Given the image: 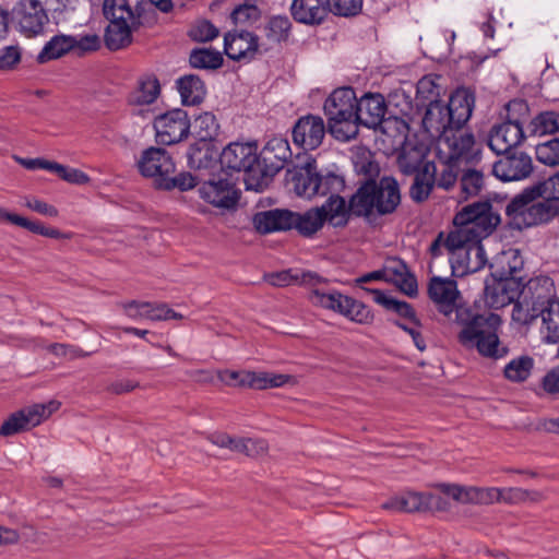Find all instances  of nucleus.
Masks as SVG:
<instances>
[{
    "label": "nucleus",
    "instance_id": "obj_1",
    "mask_svg": "<svg viewBox=\"0 0 559 559\" xmlns=\"http://www.w3.org/2000/svg\"><path fill=\"white\" fill-rule=\"evenodd\" d=\"M524 261L519 250L502 252L489 264L490 274L485 280L484 297L491 309H501L518 302Z\"/></svg>",
    "mask_w": 559,
    "mask_h": 559
},
{
    "label": "nucleus",
    "instance_id": "obj_2",
    "mask_svg": "<svg viewBox=\"0 0 559 559\" xmlns=\"http://www.w3.org/2000/svg\"><path fill=\"white\" fill-rule=\"evenodd\" d=\"M501 223V216L489 201H476L462 207L453 217L456 229L451 230L444 242L449 252L466 242L478 243L490 236Z\"/></svg>",
    "mask_w": 559,
    "mask_h": 559
},
{
    "label": "nucleus",
    "instance_id": "obj_3",
    "mask_svg": "<svg viewBox=\"0 0 559 559\" xmlns=\"http://www.w3.org/2000/svg\"><path fill=\"white\" fill-rule=\"evenodd\" d=\"M473 99L465 91L453 94L448 104L435 103L427 106L423 128L430 140H474L473 134L464 133L459 139L449 133L459 131L471 118Z\"/></svg>",
    "mask_w": 559,
    "mask_h": 559
},
{
    "label": "nucleus",
    "instance_id": "obj_4",
    "mask_svg": "<svg viewBox=\"0 0 559 559\" xmlns=\"http://www.w3.org/2000/svg\"><path fill=\"white\" fill-rule=\"evenodd\" d=\"M502 323L499 314L469 313L461 322L462 330L457 334L459 343L466 349H476L485 358L493 360L504 357L509 353L507 346L500 345L498 330Z\"/></svg>",
    "mask_w": 559,
    "mask_h": 559
},
{
    "label": "nucleus",
    "instance_id": "obj_5",
    "mask_svg": "<svg viewBox=\"0 0 559 559\" xmlns=\"http://www.w3.org/2000/svg\"><path fill=\"white\" fill-rule=\"evenodd\" d=\"M502 323L499 314L469 313L461 322L462 330L457 334L459 343L466 349H476L485 358L493 360L504 357L509 353L507 346L500 345L498 330Z\"/></svg>",
    "mask_w": 559,
    "mask_h": 559
},
{
    "label": "nucleus",
    "instance_id": "obj_6",
    "mask_svg": "<svg viewBox=\"0 0 559 559\" xmlns=\"http://www.w3.org/2000/svg\"><path fill=\"white\" fill-rule=\"evenodd\" d=\"M272 144L273 142H265L258 155V142H228L219 152V166L233 171H252L255 165L263 164V174L274 176L284 167L286 157L275 156V160H272L269 156L275 148Z\"/></svg>",
    "mask_w": 559,
    "mask_h": 559
},
{
    "label": "nucleus",
    "instance_id": "obj_7",
    "mask_svg": "<svg viewBox=\"0 0 559 559\" xmlns=\"http://www.w3.org/2000/svg\"><path fill=\"white\" fill-rule=\"evenodd\" d=\"M518 302L512 310L513 321L528 325L539 318L545 308L557 299L554 280L548 275H539L522 282Z\"/></svg>",
    "mask_w": 559,
    "mask_h": 559
},
{
    "label": "nucleus",
    "instance_id": "obj_8",
    "mask_svg": "<svg viewBox=\"0 0 559 559\" xmlns=\"http://www.w3.org/2000/svg\"><path fill=\"white\" fill-rule=\"evenodd\" d=\"M524 189L514 195L506 206L511 229L522 231L527 228L550 224L559 217V201L546 194L542 201L521 202Z\"/></svg>",
    "mask_w": 559,
    "mask_h": 559
},
{
    "label": "nucleus",
    "instance_id": "obj_9",
    "mask_svg": "<svg viewBox=\"0 0 559 559\" xmlns=\"http://www.w3.org/2000/svg\"><path fill=\"white\" fill-rule=\"evenodd\" d=\"M376 179L366 178L360 182L356 192L349 198L348 202L340 195L332 194L329 197V205H334L332 217H338L334 223L335 227H345L350 217H364L368 223L372 224L374 215V204L378 200L376 194Z\"/></svg>",
    "mask_w": 559,
    "mask_h": 559
},
{
    "label": "nucleus",
    "instance_id": "obj_10",
    "mask_svg": "<svg viewBox=\"0 0 559 559\" xmlns=\"http://www.w3.org/2000/svg\"><path fill=\"white\" fill-rule=\"evenodd\" d=\"M489 148L501 157L495 162L492 174L503 182L519 181L527 178L533 171L532 157L522 150L524 142H512L500 147L497 142H486ZM507 144V142H502Z\"/></svg>",
    "mask_w": 559,
    "mask_h": 559
},
{
    "label": "nucleus",
    "instance_id": "obj_11",
    "mask_svg": "<svg viewBox=\"0 0 559 559\" xmlns=\"http://www.w3.org/2000/svg\"><path fill=\"white\" fill-rule=\"evenodd\" d=\"M504 120L492 126L488 140H525L523 121L530 114L526 100L511 99L504 105Z\"/></svg>",
    "mask_w": 559,
    "mask_h": 559
},
{
    "label": "nucleus",
    "instance_id": "obj_12",
    "mask_svg": "<svg viewBox=\"0 0 559 559\" xmlns=\"http://www.w3.org/2000/svg\"><path fill=\"white\" fill-rule=\"evenodd\" d=\"M456 295L457 290L455 281L439 276H433L430 280L428 285V296L438 305L439 312L443 313L445 317H450L454 312L455 320L461 323L472 312L463 306L455 305Z\"/></svg>",
    "mask_w": 559,
    "mask_h": 559
},
{
    "label": "nucleus",
    "instance_id": "obj_13",
    "mask_svg": "<svg viewBox=\"0 0 559 559\" xmlns=\"http://www.w3.org/2000/svg\"><path fill=\"white\" fill-rule=\"evenodd\" d=\"M200 198L214 207L236 210L241 198V191L228 179H209L198 189Z\"/></svg>",
    "mask_w": 559,
    "mask_h": 559
},
{
    "label": "nucleus",
    "instance_id": "obj_14",
    "mask_svg": "<svg viewBox=\"0 0 559 559\" xmlns=\"http://www.w3.org/2000/svg\"><path fill=\"white\" fill-rule=\"evenodd\" d=\"M12 13L21 33L27 37L40 34L48 22L46 10L37 0H21Z\"/></svg>",
    "mask_w": 559,
    "mask_h": 559
},
{
    "label": "nucleus",
    "instance_id": "obj_15",
    "mask_svg": "<svg viewBox=\"0 0 559 559\" xmlns=\"http://www.w3.org/2000/svg\"><path fill=\"white\" fill-rule=\"evenodd\" d=\"M141 176L158 180L176 171V164L173 156L163 147L150 146L141 154L136 162Z\"/></svg>",
    "mask_w": 559,
    "mask_h": 559
},
{
    "label": "nucleus",
    "instance_id": "obj_16",
    "mask_svg": "<svg viewBox=\"0 0 559 559\" xmlns=\"http://www.w3.org/2000/svg\"><path fill=\"white\" fill-rule=\"evenodd\" d=\"M259 38L250 32H228L224 37V51L235 61L249 62L259 52Z\"/></svg>",
    "mask_w": 559,
    "mask_h": 559
},
{
    "label": "nucleus",
    "instance_id": "obj_17",
    "mask_svg": "<svg viewBox=\"0 0 559 559\" xmlns=\"http://www.w3.org/2000/svg\"><path fill=\"white\" fill-rule=\"evenodd\" d=\"M334 205H329V199L320 207L306 211L304 214L293 212L292 229L295 228L301 236L311 237L323 227L325 221L334 225L337 217H332Z\"/></svg>",
    "mask_w": 559,
    "mask_h": 559
},
{
    "label": "nucleus",
    "instance_id": "obj_18",
    "mask_svg": "<svg viewBox=\"0 0 559 559\" xmlns=\"http://www.w3.org/2000/svg\"><path fill=\"white\" fill-rule=\"evenodd\" d=\"M190 128L188 114L182 109L169 110L154 120L156 136H167L169 140H183L189 135Z\"/></svg>",
    "mask_w": 559,
    "mask_h": 559
},
{
    "label": "nucleus",
    "instance_id": "obj_19",
    "mask_svg": "<svg viewBox=\"0 0 559 559\" xmlns=\"http://www.w3.org/2000/svg\"><path fill=\"white\" fill-rule=\"evenodd\" d=\"M356 119L360 126L378 132V126L385 117L386 104L381 94H366L356 106Z\"/></svg>",
    "mask_w": 559,
    "mask_h": 559
},
{
    "label": "nucleus",
    "instance_id": "obj_20",
    "mask_svg": "<svg viewBox=\"0 0 559 559\" xmlns=\"http://www.w3.org/2000/svg\"><path fill=\"white\" fill-rule=\"evenodd\" d=\"M374 215L385 216L393 214L401 204V191L397 180L392 176H383L376 180Z\"/></svg>",
    "mask_w": 559,
    "mask_h": 559
},
{
    "label": "nucleus",
    "instance_id": "obj_21",
    "mask_svg": "<svg viewBox=\"0 0 559 559\" xmlns=\"http://www.w3.org/2000/svg\"><path fill=\"white\" fill-rule=\"evenodd\" d=\"M431 145L427 142H401L396 157L400 171L405 176L415 175L428 157Z\"/></svg>",
    "mask_w": 559,
    "mask_h": 559
},
{
    "label": "nucleus",
    "instance_id": "obj_22",
    "mask_svg": "<svg viewBox=\"0 0 559 559\" xmlns=\"http://www.w3.org/2000/svg\"><path fill=\"white\" fill-rule=\"evenodd\" d=\"M318 170L314 162H308L301 167L288 170L286 175L287 182L293 185V190L298 197L311 199L318 194L320 187L317 181Z\"/></svg>",
    "mask_w": 559,
    "mask_h": 559
},
{
    "label": "nucleus",
    "instance_id": "obj_23",
    "mask_svg": "<svg viewBox=\"0 0 559 559\" xmlns=\"http://www.w3.org/2000/svg\"><path fill=\"white\" fill-rule=\"evenodd\" d=\"M293 211L288 209H274L258 212L252 217L254 228L261 235L292 229Z\"/></svg>",
    "mask_w": 559,
    "mask_h": 559
},
{
    "label": "nucleus",
    "instance_id": "obj_24",
    "mask_svg": "<svg viewBox=\"0 0 559 559\" xmlns=\"http://www.w3.org/2000/svg\"><path fill=\"white\" fill-rule=\"evenodd\" d=\"M0 222H9L28 230L32 234L40 235L47 238L68 240L73 237L72 233H63L58 228L46 226L40 221H32L19 214L11 213L3 207H0Z\"/></svg>",
    "mask_w": 559,
    "mask_h": 559
},
{
    "label": "nucleus",
    "instance_id": "obj_25",
    "mask_svg": "<svg viewBox=\"0 0 559 559\" xmlns=\"http://www.w3.org/2000/svg\"><path fill=\"white\" fill-rule=\"evenodd\" d=\"M357 103L355 91L352 87L336 88L324 102V115L355 117Z\"/></svg>",
    "mask_w": 559,
    "mask_h": 559
},
{
    "label": "nucleus",
    "instance_id": "obj_26",
    "mask_svg": "<svg viewBox=\"0 0 559 559\" xmlns=\"http://www.w3.org/2000/svg\"><path fill=\"white\" fill-rule=\"evenodd\" d=\"M219 147L214 142H192L188 150V163L194 169H214L221 162Z\"/></svg>",
    "mask_w": 559,
    "mask_h": 559
},
{
    "label": "nucleus",
    "instance_id": "obj_27",
    "mask_svg": "<svg viewBox=\"0 0 559 559\" xmlns=\"http://www.w3.org/2000/svg\"><path fill=\"white\" fill-rule=\"evenodd\" d=\"M38 409L43 411V407L31 406L11 414L0 426V436L10 437L38 426L39 419L35 418L38 415Z\"/></svg>",
    "mask_w": 559,
    "mask_h": 559
},
{
    "label": "nucleus",
    "instance_id": "obj_28",
    "mask_svg": "<svg viewBox=\"0 0 559 559\" xmlns=\"http://www.w3.org/2000/svg\"><path fill=\"white\" fill-rule=\"evenodd\" d=\"M290 10L294 19L304 24H320L329 13L322 0H294Z\"/></svg>",
    "mask_w": 559,
    "mask_h": 559
},
{
    "label": "nucleus",
    "instance_id": "obj_29",
    "mask_svg": "<svg viewBox=\"0 0 559 559\" xmlns=\"http://www.w3.org/2000/svg\"><path fill=\"white\" fill-rule=\"evenodd\" d=\"M450 153L445 159L449 167L476 166L481 159V150L476 147V142H447Z\"/></svg>",
    "mask_w": 559,
    "mask_h": 559
},
{
    "label": "nucleus",
    "instance_id": "obj_30",
    "mask_svg": "<svg viewBox=\"0 0 559 559\" xmlns=\"http://www.w3.org/2000/svg\"><path fill=\"white\" fill-rule=\"evenodd\" d=\"M267 283L273 286L283 287L290 284H300L308 286H316L320 283H325L326 280L323 278L316 272L312 271H301V272H293V270H284L281 272L271 273L266 276Z\"/></svg>",
    "mask_w": 559,
    "mask_h": 559
},
{
    "label": "nucleus",
    "instance_id": "obj_31",
    "mask_svg": "<svg viewBox=\"0 0 559 559\" xmlns=\"http://www.w3.org/2000/svg\"><path fill=\"white\" fill-rule=\"evenodd\" d=\"M181 102L187 106L199 105L206 95L204 82L195 74H188L177 80Z\"/></svg>",
    "mask_w": 559,
    "mask_h": 559
},
{
    "label": "nucleus",
    "instance_id": "obj_32",
    "mask_svg": "<svg viewBox=\"0 0 559 559\" xmlns=\"http://www.w3.org/2000/svg\"><path fill=\"white\" fill-rule=\"evenodd\" d=\"M326 127L320 116L300 117L293 128V140H323Z\"/></svg>",
    "mask_w": 559,
    "mask_h": 559
},
{
    "label": "nucleus",
    "instance_id": "obj_33",
    "mask_svg": "<svg viewBox=\"0 0 559 559\" xmlns=\"http://www.w3.org/2000/svg\"><path fill=\"white\" fill-rule=\"evenodd\" d=\"M526 132L534 138L557 134L559 132V112L545 110L537 114L527 124Z\"/></svg>",
    "mask_w": 559,
    "mask_h": 559
},
{
    "label": "nucleus",
    "instance_id": "obj_34",
    "mask_svg": "<svg viewBox=\"0 0 559 559\" xmlns=\"http://www.w3.org/2000/svg\"><path fill=\"white\" fill-rule=\"evenodd\" d=\"M139 24L124 22H110L105 33V44L110 50H119L127 47L132 41V31Z\"/></svg>",
    "mask_w": 559,
    "mask_h": 559
},
{
    "label": "nucleus",
    "instance_id": "obj_35",
    "mask_svg": "<svg viewBox=\"0 0 559 559\" xmlns=\"http://www.w3.org/2000/svg\"><path fill=\"white\" fill-rule=\"evenodd\" d=\"M549 194L559 201V170L548 178L538 179L533 185L524 188L521 202L536 201Z\"/></svg>",
    "mask_w": 559,
    "mask_h": 559
},
{
    "label": "nucleus",
    "instance_id": "obj_36",
    "mask_svg": "<svg viewBox=\"0 0 559 559\" xmlns=\"http://www.w3.org/2000/svg\"><path fill=\"white\" fill-rule=\"evenodd\" d=\"M326 130L335 140H353L358 134L360 123L356 117L326 116Z\"/></svg>",
    "mask_w": 559,
    "mask_h": 559
},
{
    "label": "nucleus",
    "instance_id": "obj_37",
    "mask_svg": "<svg viewBox=\"0 0 559 559\" xmlns=\"http://www.w3.org/2000/svg\"><path fill=\"white\" fill-rule=\"evenodd\" d=\"M293 376L273 372H248L242 380L243 384L254 390H265L270 388H280L289 383Z\"/></svg>",
    "mask_w": 559,
    "mask_h": 559
},
{
    "label": "nucleus",
    "instance_id": "obj_38",
    "mask_svg": "<svg viewBox=\"0 0 559 559\" xmlns=\"http://www.w3.org/2000/svg\"><path fill=\"white\" fill-rule=\"evenodd\" d=\"M75 37L69 35L53 36L39 52L37 60L45 63L50 60L58 59L71 50H74Z\"/></svg>",
    "mask_w": 559,
    "mask_h": 559
},
{
    "label": "nucleus",
    "instance_id": "obj_39",
    "mask_svg": "<svg viewBox=\"0 0 559 559\" xmlns=\"http://www.w3.org/2000/svg\"><path fill=\"white\" fill-rule=\"evenodd\" d=\"M103 11L110 22L140 24V16L133 12L128 0H105Z\"/></svg>",
    "mask_w": 559,
    "mask_h": 559
},
{
    "label": "nucleus",
    "instance_id": "obj_40",
    "mask_svg": "<svg viewBox=\"0 0 559 559\" xmlns=\"http://www.w3.org/2000/svg\"><path fill=\"white\" fill-rule=\"evenodd\" d=\"M426 493L407 492L382 504L383 509L402 512H425Z\"/></svg>",
    "mask_w": 559,
    "mask_h": 559
},
{
    "label": "nucleus",
    "instance_id": "obj_41",
    "mask_svg": "<svg viewBox=\"0 0 559 559\" xmlns=\"http://www.w3.org/2000/svg\"><path fill=\"white\" fill-rule=\"evenodd\" d=\"M160 93V85L156 76L148 75L140 80L138 88L130 95V102L136 105H150L156 100Z\"/></svg>",
    "mask_w": 559,
    "mask_h": 559
},
{
    "label": "nucleus",
    "instance_id": "obj_42",
    "mask_svg": "<svg viewBox=\"0 0 559 559\" xmlns=\"http://www.w3.org/2000/svg\"><path fill=\"white\" fill-rule=\"evenodd\" d=\"M440 76L426 75L417 83L416 98L424 106L441 103L440 95L442 86L439 84Z\"/></svg>",
    "mask_w": 559,
    "mask_h": 559
},
{
    "label": "nucleus",
    "instance_id": "obj_43",
    "mask_svg": "<svg viewBox=\"0 0 559 559\" xmlns=\"http://www.w3.org/2000/svg\"><path fill=\"white\" fill-rule=\"evenodd\" d=\"M485 186V177L480 170L467 168L460 177L461 198L466 201L480 194Z\"/></svg>",
    "mask_w": 559,
    "mask_h": 559
},
{
    "label": "nucleus",
    "instance_id": "obj_44",
    "mask_svg": "<svg viewBox=\"0 0 559 559\" xmlns=\"http://www.w3.org/2000/svg\"><path fill=\"white\" fill-rule=\"evenodd\" d=\"M533 368V357L523 355L507 364L503 369V374L509 381L520 383L528 379Z\"/></svg>",
    "mask_w": 559,
    "mask_h": 559
},
{
    "label": "nucleus",
    "instance_id": "obj_45",
    "mask_svg": "<svg viewBox=\"0 0 559 559\" xmlns=\"http://www.w3.org/2000/svg\"><path fill=\"white\" fill-rule=\"evenodd\" d=\"M462 248H468L469 252L474 254V258H472L471 262H464V264H462V262H456V270L459 271V274L467 275L475 273L487 264L486 251L481 241L478 243H474V241L466 242L463 246L455 248V251L461 250Z\"/></svg>",
    "mask_w": 559,
    "mask_h": 559
},
{
    "label": "nucleus",
    "instance_id": "obj_46",
    "mask_svg": "<svg viewBox=\"0 0 559 559\" xmlns=\"http://www.w3.org/2000/svg\"><path fill=\"white\" fill-rule=\"evenodd\" d=\"M191 127V134L195 140H216L218 136L219 126L211 112L206 111L198 116Z\"/></svg>",
    "mask_w": 559,
    "mask_h": 559
},
{
    "label": "nucleus",
    "instance_id": "obj_47",
    "mask_svg": "<svg viewBox=\"0 0 559 559\" xmlns=\"http://www.w3.org/2000/svg\"><path fill=\"white\" fill-rule=\"evenodd\" d=\"M189 62L195 69L215 70L222 67L223 56L214 49L195 48L190 52Z\"/></svg>",
    "mask_w": 559,
    "mask_h": 559
},
{
    "label": "nucleus",
    "instance_id": "obj_48",
    "mask_svg": "<svg viewBox=\"0 0 559 559\" xmlns=\"http://www.w3.org/2000/svg\"><path fill=\"white\" fill-rule=\"evenodd\" d=\"M341 314L359 324H370L374 318L373 312L367 305L349 296L345 299Z\"/></svg>",
    "mask_w": 559,
    "mask_h": 559
},
{
    "label": "nucleus",
    "instance_id": "obj_49",
    "mask_svg": "<svg viewBox=\"0 0 559 559\" xmlns=\"http://www.w3.org/2000/svg\"><path fill=\"white\" fill-rule=\"evenodd\" d=\"M154 186L158 190L170 191L178 188L180 191H187L198 186V178L190 173H181L177 176H166L154 181Z\"/></svg>",
    "mask_w": 559,
    "mask_h": 559
},
{
    "label": "nucleus",
    "instance_id": "obj_50",
    "mask_svg": "<svg viewBox=\"0 0 559 559\" xmlns=\"http://www.w3.org/2000/svg\"><path fill=\"white\" fill-rule=\"evenodd\" d=\"M378 131L388 138L407 140L409 132L408 122L396 116L384 117L378 126Z\"/></svg>",
    "mask_w": 559,
    "mask_h": 559
},
{
    "label": "nucleus",
    "instance_id": "obj_51",
    "mask_svg": "<svg viewBox=\"0 0 559 559\" xmlns=\"http://www.w3.org/2000/svg\"><path fill=\"white\" fill-rule=\"evenodd\" d=\"M346 298H348V296H345L337 290L322 293L319 289H313L310 295V300L313 305L333 310L340 314L343 311Z\"/></svg>",
    "mask_w": 559,
    "mask_h": 559
},
{
    "label": "nucleus",
    "instance_id": "obj_52",
    "mask_svg": "<svg viewBox=\"0 0 559 559\" xmlns=\"http://www.w3.org/2000/svg\"><path fill=\"white\" fill-rule=\"evenodd\" d=\"M539 317L543 318V324L547 330L546 340L556 344L559 342V298L550 302L545 308V312Z\"/></svg>",
    "mask_w": 559,
    "mask_h": 559
},
{
    "label": "nucleus",
    "instance_id": "obj_53",
    "mask_svg": "<svg viewBox=\"0 0 559 559\" xmlns=\"http://www.w3.org/2000/svg\"><path fill=\"white\" fill-rule=\"evenodd\" d=\"M290 27L287 16H273L264 27L265 36L272 43H281L288 38Z\"/></svg>",
    "mask_w": 559,
    "mask_h": 559
},
{
    "label": "nucleus",
    "instance_id": "obj_54",
    "mask_svg": "<svg viewBox=\"0 0 559 559\" xmlns=\"http://www.w3.org/2000/svg\"><path fill=\"white\" fill-rule=\"evenodd\" d=\"M328 11L337 16H356L361 12L362 0H325Z\"/></svg>",
    "mask_w": 559,
    "mask_h": 559
},
{
    "label": "nucleus",
    "instance_id": "obj_55",
    "mask_svg": "<svg viewBox=\"0 0 559 559\" xmlns=\"http://www.w3.org/2000/svg\"><path fill=\"white\" fill-rule=\"evenodd\" d=\"M441 492L461 503H475L477 501L476 487H464L454 484H440Z\"/></svg>",
    "mask_w": 559,
    "mask_h": 559
},
{
    "label": "nucleus",
    "instance_id": "obj_56",
    "mask_svg": "<svg viewBox=\"0 0 559 559\" xmlns=\"http://www.w3.org/2000/svg\"><path fill=\"white\" fill-rule=\"evenodd\" d=\"M317 181H319L318 194L326 195L340 194V192L345 187V180L342 176H338L334 173H329L325 176H322L318 173Z\"/></svg>",
    "mask_w": 559,
    "mask_h": 559
},
{
    "label": "nucleus",
    "instance_id": "obj_57",
    "mask_svg": "<svg viewBox=\"0 0 559 559\" xmlns=\"http://www.w3.org/2000/svg\"><path fill=\"white\" fill-rule=\"evenodd\" d=\"M535 154L537 160L545 165H559V142H539L535 146Z\"/></svg>",
    "mask_w": 559,
    "mask_h": 559
},
{
    "label": "nucleus",
    "instance_id": "obj_58",
    "mask_svg": "<svg viewBox=\"0 0 559 559\" xmlns=\"http://www.w3.org/2000/svg\"><path fill=\"white\" fill-rule=\"evenodd\" d=\"M433 187V179L428 180L427 178L414 175V181L409 188V197L415 203H423L429 198Z\"/></svg>",
    "mask_w": 559,
    "mask_h": 559
},
{
    "label": "nucleus",
    "instance_id": "obj_59",
    "mask_svg": "<svg viewBox=\"0 0 559 559\" xmlns=\"http://www.w3.org/2000/svg\"><path fill=\"white\" fill-rule=\"evenodd\" d=\"M139 314L145 316L146 319L152 321H162V320H181L183 317L181 313L176 312L171 308L168 307L167 304H152L151 307L146 308L145 312H139Z\"/></svg>",
    "mask_w": 559,
    "mask_h": 559
},
{
    "label": "nucleus",
    "instance_id": "obj_60",
    "mask_svg": "<svg viewBox=\"0 0 559 559\" xmlns=\"http://www.w3.org/2000/svg\"><path fill=\"white\" fill-rule=\"evenodd\" d=\"M218 34V28L206 20L195 23L189 31V36L195 41H210L216 38Z\"/></svg>",
    "mask_w": 559,
    "mask_h": 559
},
{
    "label": "nucleus",
    "instance_id": "obj_61",
    "mask_svg": "<svg viewBox=\"0 0 559 559\" xmlns=\"http://www.w3.org/2000/svg\"><path fill=\"white\" fill-rule=\"evenodd\" d=\"M366 292L373 295V300L381 305L384 309L389 311L395 312L397 316H400L404 305L405 300H399L390 295H386L383 290L378 288H365Z\"/></svg>",
    "mask_w": 559,
    "mask_h": 559
},
{
    "label": "nucleus",
    "instance_id": "obj_62",
    "mask_svg": "<svg viewBox=\"0 0 559 559\" xmlns=\"http://www.w3.org/2000/svg\"><path fill=\"white\" fill-rule=\"evenodd\" d=\"M261 15L260 9L252 3H243L238 5L230 14V19L235 24L254 22Z\"/></svg>",
    "mask_w": 559,
    "mask_h": 559
},
{
    "label": "nucleus",
    "instance_id": "obj_63",
    "mask_svg": "<svg viewBox=\"0 0 559 559\" xmlns=\"http://www.w3.org/2000/svg\"><path fill=\"white\" fill-rule=\"evenodd\" d=\"M60 179L71 185H86L91 181L90 176L78 169L60 164L59 169L56 174Z\"/></svg>",
    "mask_w": 559,
    "mask_h": 559
},
{
    "label": "nucleus",
    "instance_id": "obj_64",
    "mask_svg": "<svg viewBox=\"0 0 559 559\" xmlns=\"http://www.w3.org/2000/svg\"><path fill=\"white\" fill-rule=\"evenodd\" d=\"M390 283H393L406 296L414 298L418 295V283L414 273L407 272L401 278H392Z\"/></svg>",
    "mask_w": 559,
    "mask_h": 559
}]
</instances>
